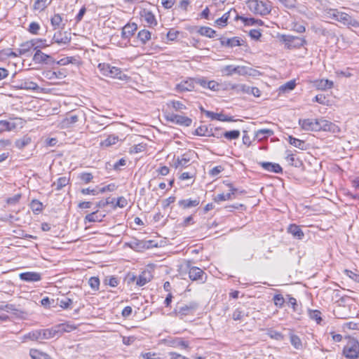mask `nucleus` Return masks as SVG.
<instances>
[{
    "label": "nucleus",
    "mask_w": 359,
    "mask_h": 359,
    "mask_svg": "<svg viewBox=\"0 0 359 359\" xmlns=\"http://www.w3.org/2000/svg\"><path fill=\"white\" fill-rule=\"evenodd\" d=\"M89 285L92 289L97 290L99 289L100 285L99 278L97 277H91L89 279Z\"/></svg>",
    "instance_id": "bf43d9fd"
},
{
    "label": "nucleus",
    "mask_w": 359,
    "mask_h": 359,
    "mask_svg": "<svg viewBox=\"0 0 359 359\" xmlns=\"http://www.w3.org/2000/svg\"><path fill=\"white\" fill-rule=\"evenodd\" d=\"M221 72L223 75L225 76H231L233 74H236L238 75H245L248 74L247 69L245 67L243 66H233V65H226L222 68Z\"/></svg>",
    "instance_id": "1a4fd4ad"
},
{
    "label": "nucleus",
    "mask_w": 359,
    "mask_h": 359,
    "mask_svg": "<svg viewBox=\"0 0 359 359\" xmlns=\"http://www.w3.org/2000/svg\"><path fill=\"white\" fill-rule=\"evenodd\" d=\"M104 217H105L104 214H102V213L99 212L98 210H96L93 212L88 214L85 217V220L88 221V222H101V221H102V219Z\"/></svg>",
    "instance_id": "cd10ccee"
},
{
    "label": "nucleus",
    "mask_w": 359,
    "mask_h": 359,
    "mask_svg": "<svg viewBox=\"0 0 359 359\" xmlns=\"http://www.w3.org/2000/svg\"><path fill=\"white\" fill-rule=\"evenodd\" d=\"M229 187H230V192L226 194H219L217 195L214 198L215 202L219 203L221 201L232 199V196H234L238 192V189L233 187L231 184H229Z\"/></svg>",
    "instance_id": "412c9836"
},
{
    "label": "nucleus",
    "mask_w": 359,
    "mask_h": 359,
    "mask_svg": "<svg viewBox=\"0 0 359 359\" xmlns=\"http://www.w3.org/2000/svg\"><path fill=\"white\" fill-rule=\"evenodd\" d=\"M287 303L292 306L293 311H298V309H297L298 305H297V299L295 298L291 297L289 294L287 295Z\"/></svg>",
    "instance_id": "338daca9"
},
{
    "label": "nucleus",
    "mask_w": 359,
    "mask_h": 359,
    "mask_svg": "<svg viewBox=\"0 0 359 359\" xmlns=\"http://www.w3.org/2000/svg\"><path fill=\"white\" fill-rule=\"evenodd\" d=\"M207 88L214 91H217L219 89V85L215 81H208L207 83Z\"/></svg>",
    "instance_id": "774afa93"
},
{
    "label": "nucleus",
    "mask_w": 359,
    "mask_h": 359,
    "mask_svg": "<svg viewBox=\"0 0 359 359\" xmlns=\"http://www.w3.org/2000/svg\"><path fill=\"white\" fill-rule=\"evenodd\" d=\"M151 38V34L147 29H142L137 34V39L142 45L146 44Z\"/></svg>",
    "instance_id": "c756f323"
},
{
    "label": "nucleus",
    "mask_w": 359,
    "mask_h": 359,
    "mask_svg": "<svg viewBox=\"0 0 359 359\" xmlns=\"http://www.w3.org/2000/svg\"><path fill=\"white\" fill-rule=\"evenodd\" d=\"M15 87L18 89L32 90H36L39 88L36 83L29 81L28 79L20 81V82H18V85Z\"/></svg>",
    "instance_id": "aec40b11"
},
{
    "label": "nucleus",
    "mask_w": 359,
    "mask_h": 359,
    "mask_svg": "<svg viewBox=\"0 0 359 359\" xmlns=\"http://www.w3.org/2000/svg\"><path fill=\"white\" fill-rule=\"evenodd\" d=\"M309 316L311 320H315L318 324H320L322 321L321 313L318 310H311L308 311Z\"/></svg>",
    "instance_id": "79ce46f5"
},
{
    "label": "nucleus",
    "mask_w": 359,
    "mask_h": 359,
    "mask_svg": "<svg viewBox=\"0 0 359 359\" xmlns=\"http://www.w3.org/2000/svg\"><path fill=\"white\" fill-rule=\"evenodd\" d=\"M210 130H208V126H201L198 127L194 134L198 136H208L210 135Z\"/></svg>",
    "instance_id": "49530a36"
},
{
    "label": "nucleus",
    "mask_w": 359,
    "mask_h": 359,
    "mask_svg": "<svg viewBox=\"0 0 359 359\" xmlns=\"http://www.w3.org/2000/svg\"><path fill=\"white\" fill-rule=\"evenodd\" d=\"M195 152L189 150L176 158L174 166L176 169L187 168L189 165L191 160L194 158Z\"/></svg>",
    "instance_id": "423d86ee"
},
{
    "label": "nucleus",
    "mask_w": 359,
    "mask_h": 359,
    "mask_svg": "<svg viewBox=\"0 0 359 359\" xmlns=\"http://www.w3.org/2000/svg\"><path fill=\"white\" fill-rule=\"evenodd\" d=\"M205 115L207 117L210 118L211 120H217L223 122H232L234 121V119L232 116H229L222 113H215L212 111H205Z\"/></svg>",
    "instance_id": "dca6fc26"
},
{
    "label": "nucleus",
    "mask_w": 359,
    "mask_h": 359,
    "mask_svg": "<svg viewBox=\"0 0 359 359\" xmlns=\"http://www.w3.org/2000/svg\"><path fill=\"white\" fill-rule=\"evenodd\" d=\"M50 3L48 0H36L33 8L35 11H43Z\"/></svg>",
    "instance_id": "58836bf2"
},
{
    "label": "nucleus",
    "mask_w": 359,
    "mask_h": 359,
    "mask_svg": "<svg viewBox=\"0 0 359 359\" xmlns=\"http://www.w3.org/2000/svg\"><path fill=\"white\" fill-rule=\"evenodd\" d=\"M16 128V124L14 122L1 120L0 121V133L5 131H11Z\"/></svg>",
    "instance_id": "c85d7f7f"
},
{
    "label": "nucleus",
    "mask_w": 359,
    "mask_h": 359,
    "mask_svg": "<svg viewBox=\"0 0 359 359\" xmlns=\"http://www.w3.org/2000/svg\"><path fill=\"white\" fill-rule=\"evenodd\" d=\"M198 33L202 36H205L209 38H214L216 35V32L212 28L208 27H201Z\"/></svg>",
    "instance_id": "a19ab883"
},
{
    "label": "nucleus",
    "mask_w": 359,
    "mask_h": 359,
    "mask_svg": "<svg viewBox=\"0 0 359 359\" xmlns=\"http://www.w3.org/2000/svg\"><path fill=\"white\" fill-rule=\"evenodd\" d=\"M195 80L189 79L186 81H183L176 86V90L178 92H187L191 91L194 89Z\"/></svg>",
    "instance_id": "f3484780"
},
{
    "label": "nucleus",
    "mask_w": 359,
    "mask_h": 359,
    "mask_svg": "<svg viewBox=\"0 0 359 359\" xmlns=\"http://www.w3.org/2000/svg\"><path fill=\"white\" fill-rule=\"evenodd\" d=\"M41 43L42 40L33 39L31 41H26L20 45V48L18 50L19 55H25L29 52L32 49L36 50L38 48L45 46V45H36L37 43Z\"/></svg>",
    "instance_id": "6e6552de"
},
{
    "label": "nucleus",
    "mask_w": 359,
    "mask_h": 359,
    "mask_svg": "<svg viewBox=\"0 0 359 359\" xmlns=\"http://www.w3.org/2000/svg\"><path fill=\"white\" fill-rule=\"evenodd\" d=\"M110 65L108 64H99L98 68L104 76H109L110 70Z\"/></svg>",
    "instance_id": "0e129e2a"
},
{
    "label": "nucleus",
    "mask_w": 359,
    "mask_h": 359,
    "mask_svg": "<svg viewBox=\"0 0 359 359\" xmlns=\"http://www.w3.org/2000/svg\"><path fill=\"white\" fill-rule=\"evenodd\" d=\"M198 309V304L196 302H190L187 304L177 305L174 309V313L182 318L184 316L194 315Z\"/></svg>",
    "instance_id": "20e7f679"
},
{
    "label": "nucleus",
    "mask_w": 359,
    "mask_h": 359,
    "mask_svg": "<svg viewBox=\"0 0 359 359\" xmlns=\"http://www.w3.org/2000/svg\"><path fill=\"white\" fill-rule=\"evenodd\" d=\"M27 340L41 341L40 340V332H39V330L32 331V332L23 335L22 337V342H25Z\"/></svg>",
    "instance_id": "473e14b6"
},
{
    "label": "nucleus",
    "mask_w": 359,
    "mask_h": 359,
    "mask_svg": "<svg viewBox=\"0 0 359 359\" xmlns=\"http://www.w3.org/2000/svg\"><path fill=\"white\" fill-rule=\"evenodd\" d=\"M29 355L32 359H50V356L43 352H41L37 349H31Z\"/></svg>",
    "instance_id": "f704fd0d"
},
{
    "label": "nucleus",
    "mask_w": 359,
    "mask_h": 359,
    "mask_svg": "<svg viewBox=\"0 0 359 359\" xmlns=\"http://www.w3.org/2000/svg\"><path fill=\"white\" fill-rule=\"evenodd\" d=\"M339 11L337 9L326 8L324 10L325 15L327 18L335 20Z\"/></svg>",
    "instance_id": "4d7b16f0"
},
{
    "label": "nucleus",
    "mask_w": 359,
    "mask_h": 359,
    "mask_svg": "<svg viewBox=\"0 0 359 359\" xmlns=\"http://www.w3.org/2000/svg\"><path fill=\"white\" fill-rule=\"evenodd\" d=\"M242 40L239 37L235 36L230 39H221V44L224 46L233 48L235 46H241L242 43H241Z\"/></svg>",
    "instance_id": "b1692460"
},
{
    "label": "nucleus",
    "mask_w": 359,
    "mask_h": 359,
    "mask_svg": "<svg viewBox=\"0 0 359 359\" xmlns=\"http://www.w3.org/2000/svg\"><path fill=\"white\" fill-rule=\"evenodd\" d=\"M286 154V160L288 161L290 165L295 167H299L302 165V161L298 158H295L294 155L292 154L290 151H287Z\"/></svg>",
    "instance_id": "e433bc0d"
},
{
    "label": "nucleus",
    "mask_w": 359,
    "mask_h": 359,
    "mask_svg": "<svg viewBox=\"0 0 359 359\" xmlns=\"http://www.w3.org/2000/svg\"><path fill=\"white\" fill-rule=\"evenodd\" d=\"M62 21V18L60 14H55L50 19L51 25L55 27H59L61 22Z\"/></svg>",
    "instance_id": "6e6d98bb"
},
{
    "label": "nucleus",
    "mask_w": 359,
    "mask_h": 359,
    "mask_svg": "<svg viewBox=\"0 0 359 359\" xmlns=\"http://www.w3.org/2000/svg\"><path fill=\"white\" fill-rule=\"evenodd\" d=\"M288 141L290 144H292V146H294L299 149H302V150L306 149L305 142L303 140H299L297 138H295V137L290 135L288 137Z\"/></svg>",
    "instance_id": "c9c22d12"
},
{
    "label": "nucleus",
    "mask_w": 359,
    "mask_h": 359,
    "mask_svg": "<svg viewBox=\"0 0 359 359\" xmlns=\"http://www.w3.org/2000/svg\"><path fill=\"white\" fill-rule=\"evenodd\" d=\"M152 276L149 271H143L137 278L136 284L138 286H143L151 280Z\"/></svg>",
    "instance_id": "bb28decb"
},
{
    "label": "nucleus",
    "mask_w": 359,
    "mask_h": 359,
    "mask_svg": "<svg viewBox=\"0 0 359 359\" xmlns=\"http://www.w3.org/2000/svg\"><path fill=\"white\" fill-rule=\"evenodd\" d=\"M240 131L238 130H233L230 131H226L223 133V137L229 140H237L240 137Z\"/></svg>",
    "instance_id": "37998d69"
},
{
    "label": "nucleus",
    "mask_w": 359,
    "mask_h": 359,
    "mask_svg": "<svg viewBox=\"0 0 359 359\" xmlns=\"http://www.w3.org/2000/svg\"><path fill=\"white\" fill-rule=\"evenodd\" d=\"M296 86L294 81H290L280 87V90L283 92H287L293 90Z\"/></svg>",
    "instance_id": "5fc2aeb1"
},
{
    "label": "nucleus",
    "mask_w": 359,
    "mask_h": 359,
    "mask_svg": "<svg viewBox=\"0 0 359 359\" xmlns=\"http://www.w3.org/2000/svg\"><path fill=\"white\" fill-rule=\"evenodd\" d=\"M128 205V201L123 196L118 197L114 205V208L116 207L123 208H125Z\"/></svg>",
    "instance_id": "052dcab7"
},
{
    "label": "nucleus",
    "mask_w": 359,
    "mask_h": 359,
    "mask_svg": "<svg viewBox=\"0 0 359 359\" xmlns=\"http://www.w3.org/2000/svg\"><path fill=\"white\" fill-rule=\"evenodd\" d=\"M104 282L106 284L110 285L111 287H116L118 285V280L116 277L110 276L105 278Z\"/></svg>",
    "instance_id": "13d9d810"
},
{
    "label": "nucleus",
    "mask_w": 359,
    "mask_h": 359,
    "mask_svg": "<svg viewBox=\"0 0 359 359\" xmlns=\"http://www.w3.org/2000/svg\"><path fill=\"white\" fill-rule=\"evenodd\" d=\"M280 41L285 44L287 49L299 48L307 43L305 38L292 35H281Z\"/></svg>",
    "instance_id": "7ed1b4c3"
},
{
    "label": "nucleus",
    "mask_w": 359,
    "mask_h": 359,
    "mask_svg": "<svg viewBox=\"0 0 359 359\" xmlns=\"http://www.w3.org/2000/svg\"><path fill=\"white\" fill-rule=\"evenodd\" d=\"M40 332V340L50 339L54 337H58L60 331L55 327L39 330Z\"/></svg>",
    "instance_id": "4468645a"
},
{
    "label": "nucleus",
    "mask_w": 359,
    "mask_h": 359,
    "mask_svg": "<svg viewBox=\"0 0 359 359\" xmlns=\"http://www.w3.org/2000/svg\"><path fill=\"white\" fill-rule=\"evenodd\" d=\"M231 13H233L236 15L237 13L235 9H231L229 12L224 13L221 18H218L215 22L216 24L219 27H225L226 25L227 20L229 18Z\"/></svg>",
    "instance_id": "2f4dec72"
},
{
    "label": "nucleus",
    "mask_w": 359,
    "mask_h": 359,
    "mask_svg": "<svg viewBox=\"0 0 359 359\" xmlns=\"http://www.w3.org/2000/svg\"><path fill=\"white\" fill-rule=\"evenodd\" d=\"M32 140L29 137L24 136L23 137L17 140L15 142V147L19 149H22L26 146L30 144Z\"/></svg>",
    "instance_id": "4c0bfd02"
},
{
    "label": "nucleus",
    "mask_w": 359,
    "mask_h": 359,
    "mask_svg": "<svg viewBox=\"0 0 359 359\" xmlns=\"http://www.w3.org/2000/svg\"><path fill=\"white\" fill-rule=\"evenodd\" d=\"M344 355L349 359H356L359 355V342L356 340L350 341L343 350Z\"/></svg>",
    "instance_id": "39448f33"
},
{
    "label": "nucleus",
    "mask_w": 359,
    "mask_h": 359,
    "mask_svg": "<svg viewBox=\"0 0 359 359\" xmlns=\"http://www.w3.org/2000/svg\"><path fill=\"white\" fill-rule=\"evenodd\" d=\"M292 29L296 32L304 33L306 31L305 26L299 24L298 22H292Z\"/></svg>",
    "instance_id": "69168bd1"
},
{
    "label": "nucleus",
    "mask_w": 359,
    "mask_h": 359,
    "mask_svg": "<svg viewBox=\"0 0 359 359\" xmlns=\"http://www.w3.org/2000/svg\"><path fill=\"white\" fill-rule=\"evenodd\" d=\"M71 33L68 32H57L53 37V43L58 44H67L71 41Z\"/></svg>",
    "instance_id": "ddd939ff"
},
{
    "label": "nucleus",
    "mask_w": 359,
    "mask_h": 359,
    "mask_svg": "<svg viewBox=\"0 0 359 359\" xmlns=\"http://www.w3.org/2000/svg\"><path fill=\"white\" fill-rule=\"evenodd\" d=\"M39 29L40 25L39 23L36 22H32L29 24L28 30L30 33L33 34H37Z\"/></svg>",
    "instance_id": "680f3d73"
},
{
    "label": "nucleus",
    "mask_w": 359,
    "mask_h": 359,
    "mask_svg": "<svg viewBox=\"0 0 359 359\" xmlns=\"http://www.w3.org/2000/svg\"><path fill=\"white\" fill-rule=\"evenodd\" d=\"M43 204L38 200H32L31 208L35 214L39 213L42 210Z\"/></svg>",
    "instance_id": "09e8293b"
},
{
    "label": "nucleus",
    "mask_w": 359,
    "mask_h": 359,
    "mask_svg": "<svg viewBox=\"0 0 359 359\" xmlns=\"http://www.w3.org/2000/svg\"><path fill=\"white\" fill-rule=\"evenodd\" d=\"M273 300L274 304L279 308L283 307V306L285 303V301L283 296L280 294H275L273 297Z\"/></svg>",
    "instance_id": "603ef678"
},
{
    "label": "nucleus",
    "mask_w": 359,
    "mask_h": 359,
    "mask_svg": "<svg viewBox=\"0 0 359 359\" xmlns=\"http://www.w3.org/2000/svg\"><path fill=\"white\" fill-rule=\"evenodd\" d=\"M189 277L193 281H198L201 283H203L206 281L207 276L204 271L196 266L189 267Z\"/></svg>",
    "instance_id": "0eeeda50"
},
{
    "label": "nucleus",
    "mask_w": 359,
    "mask_h": 359,
    "mask_svg": "<svg viewBox=\"0 0 359 359\" xmlns=\"http://www.w3.org/2000/svg\"><path fill=\"white\" fill-rule=\"evenodd\" d=\"M273 135V131L270 129H260L255 132V139L258 141H262Z\"/></svg>",
    "instance_id": "4be33fe9"
},
{
    "label": "nucleus",
    "mask_w": 359,
    "mask_h": 359,
    "mask_svg": "<svg viewBox=\"0 0 359 359\" xmlns=\"http://www.w3.org/2000/svg\"><path fill=\"white\" fill-rule=\"evenodd\" d=\"M287 232L297 239H302L304 234L300 226L296 224H290L287 228Z\"/></svg>",
    "instance_id": "5701e85b"
},
{
    "label": "nucleus",
    "mask_w": 359,
    "mask_h": 359,
    "mask_svg": "<svg viewBox=\"0 0 359 359\" xmlns=\"http://www.w3.org/2000/svg\"><path fill=\"white\" fill-rule=\"evenodd\" d=\"M259 164L263 169L268 172L274 173H282L283 169L278 163L271 162H259Z\"/></svg>",
    "instance_id": "a211bd4d"
},
{
    "label": "nucleus",
    "mask_w": 359,
    "mask_h": 359,
    "mask_svg": "<svg viewBox=\"0 0 359 359\" xmlns=\"http://www.w3.org/2000/svg\"><path fill=\"white\" fill-rule=\"evenodd\" d=\"M72 304V299L69 297H64L61 299H57V304L62 309H67Z\"/></svg>",
    "instance_id": "8fccbe9b"
},
{
    "label": "nucleus",
    "mask_w": 359,
    "mask_h": 359,
    "mask_svg": "<svg viewBox=\"0 0 359 359\" xmlns=\"http://www.w3.org/2000/svg\"><path fill=\"white\" fill-rule=\"evenodd\" d=\"M118 137L116 135H109L105 140H104L102 144L105 147L111 146L118 142Z\"/></svg>",
    "instance_id": "864d4df0"
},
{
    "label": "nucleus",
    "mask_w": 359,
    "mask_h": 359,
    "mask_svg": "<svg viewBox=\"0 0 359 359\" xmlns=\"http://www.w3.org/2000/svg\"><path fill=\"white\" fill-rule=\"evenodd\" d=\"M19 276L20 280L25 282H37L41 279V273L34 271L21 273Z\"/></svg>",
    "instance_id": "2eb2a0df"
},
{
    "label": "nucleus",
    "mask_w": 359,
    "mask_h": 359,
    "mask_svg": "<svg viewBox=\"0 0 359 359\" xmlns=\"http://www.w3.org/2000/svg\"><path fill=\"white\" fill-rule=\"evenodd\" d=\"M170 105L176 111H182L187 109L186 106L180 101H172L170 102Z\"/></svg>",
    "instance_id": "e2e57ef3"
},
{
    "label": "nucleus",
    "mask_w": 359,
    "mask_h": 359,
    "mask_svg": "<svg viewBox=\"0 0 359 359\" xmlns=\"http://www.w3.org/2000/svg\"><path fill=\"white\" fill-rule=\"evenodd\" d=\"M238 19L241 20L245 25H255V22L257 19H255L253 18H245L243 16L238 15V13H236V15L235 16V20H238Z\"/></svg>",
    "instance_id": "3c124183"
},
{
    "label": "nucleus",
    "mask_w": 359,
    "mask_h": 359,
    "mask_svg": "<svg viewBox=\"0 0 359 359\" xmlns=\"http://www.w3.org/2000/svg\"><path fill=\"white\" fill-rule=\"evenodd\" d=\"M168 120L183 126H189L192 123V120L190 118L174 114H170L168 116Z\"/></svg>",
    "instance_id": "f8f14e48"
},
{
    "label": "nucleus",
    "mask_w": 359,
    "mask_h": 359,
    "mask_svg": "<svg viewBox=\"0 0 359 359\" xmlns=\"http://www.w3.org/2000/svg\"><path fill=\"white\" fill-rule=\"evenodd\" d=\"M109 76L111 78H117L122 79V72L120 68L116 67H110Z\"/></svg>",
    "instance_id": "a18cd8bd"
},
{
    "label": "nucleus",
    "mask_w": 359,
    "mask_h": 359,
    "mask_svg": "<svg viewBox=\"0 0 359 359\" xmlns=\"http://www.w3.org/2000/svg\"><path fill=\"white\" fill-rule=\"evenodd\" d=\"M69 182V179L66 177H59L52 186H56V190L60 191Z\"/></svg>",
    "instance_id": "ea45409f"
},
{
    "label": "nucleus",
    "mask_w": 359,
    "mask_h": 359,
    "mask_svg": "<svg viewBox=\"0 0 359 359\" xmlns=\"http://www.w3.org/2000/svg\"><path fill=\"white\" fill-rule=\"evenodd\" d=\"M137 29V25L135 23H128L122 29L121 37L123 39H130L134 35Z\"/></svg>",
    "instance_id": "6ab92c4d"
},
{
    "label": "nucleus",
    "mask_w": 359,
    "mask_h": 359,
    "mask_svg": "<svg viewBox=\"0 0 359 359\" xmlns=\"http://www.w3.org/2000/svg\"><path fill=\"white\" fill-rule=\"evenodd\" d=\"M78 179L84 184H88L93 179V175L90 172H83L79 174Z\"/></svg>",
    "instance_id": "c03bdc74"
},
{
    "label": "nucleus",
    "mask_w": 359,
    "mask_h": 359,
    "mask_svg": "<svg viewBox=\"0 0 359 359\" xmlns=\"http://www.w3.org/2000/svg\"><path fill=\"white\" fill-rule=\"evenodd\" d=\"M299 124L307 131H329L333 133L339 132V128L334 123L323 118L299 119Z\"/></svg>",
    "instance_id": "f257e3e1"
},
{
    "label": "nucleus",
    "mask_w": 359,
    "mask_h": 359,
    "mask_svg": "<svg viewBox=\"0 0 359 359\" xmlns=\"http://www.w3.org/2000/svg\"><path fill=\"white\" fill-rule=\"evenodd\" d=\"M84 116L82 111H73L72 113L67 114L66 117L62 120V125L64 128H70L76 122L79 121V118Z\"/></svg>",
    "instance_id": "9b49d317"
},
{
    "label": "nucleus",
    "mask_w": 359,
    "mask_h": 359,
    "mask_svg": "<svg viewBox=\"0 0 359 359\" xmlns=\"http://www.w3.org/2000/svg\"><path fill=\"white\" fill-rule=\"evenodd\" d=\"M50 58V56L41 52L40 50H37L33 56V61L37 64L47 63L48 60Z\"/></svg>",
    "instance_id": "a878e982"
},
{
    "label": "nucleus",
    "mask_w": 359,
    "mask_h": 359,
    "mask_svg": "<svg viewBox=\"0 0 359 359\" xmlns=\"http://www.w3.org/2000/svg\"><path fill=\"white\" fill-rule=\"evenodd\" d=\"M246 4L249 10L255 15L264 16L271 11V5L269 1L248 0Z\"/></svg>",
    "instance_id": "f03ea898"
},
{
    "label": "nucleus",
    "mask_w": 359,
    "mask_h": 359,
    "mask_svg": "<svg viewBox=\"0 0 359 359\" xmlns=\"http://www.w3.org/2000/svg\"><path fill=\"white\" fill-rule=\"evenodd\" d=\"M200 203L199 198H195V199H183L180 200L178 202V204L180 207L183 208L184 209L190 208L193 207H196Z\"/></svg>",
    "instance_id": "393cba45"
},
{
    "label": "nucleus",
    "mask_w": 359,
    "mask_h": 359,
    "mask_svg": "<svg viewBox=\"0 0 359 359\" xmlns=\"http://www.w3.org/2000/svg\"><path fill=\"white\" fill-rule=\"evenodd\" d=\"M144 21L149 26H155L157 24L154 15L151 11H144V15H142Z\"/></svg>",
    "instance_id": "72a5a7b5"
},
{
    "label": "nucleus",
    "mask_w": 359,
    "mask_h": 359,
    "mask_svg": "<svg viewBox=\"0 0 359 359\" xmlns=\"http://www.w3.org/2000/svg\"><path fill=\"white\" fill-rule=\"evenodd\" d=\"M335 20L344 25L351 26L355 28L359 27V22L355 19L344 12L339 11Z\"/></svg>",
    "instance_id": "9d476101"
},
{
    "label": "nucleus",
    "mask_w": 359,
    "mask_h": 359,
    "mask_svg": "<svg viewBox=\"0 0 359 359\" xmlns=\"http://www.w3.org/2000/svg\"><path fill=\"white\" fill-rule=\"evenodd\" d=\"M316 86L319 90L330 89L333 86V82L328 79H321L316 81Z\"/></svg>",
    "instance_id": "7c9ffc66"
},
{
    "label": "nucleus",
    "mask_w": 359,
    "mask_h": 359,
    "mask_svg": "<svg viewBox=\"0 0 359 359\" xmlns=\"http://www.w3.org/2000/svg\"><path fill=\"white\" fill-rule=\"evenodd\" d=\"M290 343L297 349H300L302 346L300 338L293 334H290Z\"/></svg>",
    "instance_id": "de8ad7c7"
}]
</instances>
